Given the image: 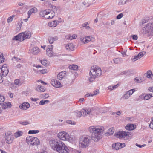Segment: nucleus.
<instances>
[{"label": "nucleus", "instance_id": "20", "mask_svg": "<svg viewBox=\"0 0 153 153\" xmlns=\"http://www.w3.org/2000/svg\"><path fill=\"white\" fill-rule=\"evenodd\" d=\"M65 47L66 49L69 51H73L74 50V46L72 43L67 44Z\"/></svg>", "mask_w": 153, "mask_h": 153}, {"label": "nucleus", "instance_id": "29", "mask_svg": "<svg viewBox=\"0 0 153 153\" xmlns=\"http://www.w3.org/2000/svg\"><path fill=\"white\" fill-rule=\"evenodd\" d=\"M40 62L42 65L46 66H48L49 65L48 62L47 60H41Z\"/></svg>", "mask_w": 153, "mask_h": 153}, {"label": "nucleus", "instance_id": "30", "mask_svg": "<svg viewBox=\"0 0 153 153\" xmlns=\"http://www.w3.org/2000/svg\"><path fill=\"white\" fill-rule=\"evenodd\" d=\"M146 74L147 77L149 78H151V76H153L152 71L150 70L148 71L147 72Z\"/></svg>", "mask_w": 153, "mask_h": 153}, {"label": "nucleus", "instance_id": "27", "mask_svg": "<svg viewBox=\"0 0 153 153\" xmlns=\"http://www.w3.org/2000/svg\"><path fill=\"white\" fill-rule=\"evenodd\" d=\"M50 102V101L48 100H41L39 103V104L41 105H44L45 104H48Z\"/></svg>", "mask_w": 153, "mask_h": 153}, {"label": "nucleus", "instance_id": "46", "mask_svg": "<svg viewBox=\"0 0 153 153\" xmlns=\"http://www.w3.org/2000/svg\"><path fill=\"white\" fill-rule=\"evenodd\" d=\"M140 58V57L138 56V55H137V56H135L134 58H132V60H133L134 61H135Z\"/></svg>", "mask_w": 153, "mask_h": 153}, {"label": "nucleus", "instance_id": "48", "mask_svg": "<svg viewBox=\"0 0 153 153\" xmlns=\"http://www.w3.org/2000/svg\"><path fill=\"white\" fill-rule=\"evenodd\" d=\"M149 94H146L144 97V99L145 100H148L150 98L149 96Z\"/></svg>", "mask_w": 153, "mask_h": 153}, {"label": "nucleus", "instance_id": "14", "mask_svg": "<svg viewBox=\"0 0 153 153\" xmlns=\"http://www.w3.org/2000/svg\"><path fill=\"white\" fill-rule=\"evenodd\" d=\"M51 83L52 85L56 88H59L61 87V83L57 80L53 79L51 80Z\"/></svg>", "mask_w": 153, "mask_h": 153}, {"label": "nucleus", "instance_id": "15", "mask_svg": "<svg viewBox=\"0 0 153 153\" xmlns=\"http://www.w3.org/2000/svg\"><path fill=\"white\" fill-rule=\"evenodd\" d=\"M30 104L28 102H24L20 105L19 106V108L23 110H26L30 107Z\"/></svg>", "mask_w": 153, "mask_h": 153}, {"label": "nucleus", "instance_id": "5", "mask_svg": "<svg viewBox=\"0 0 153 153\" xmlns=\"http://www.w3.org/2000/svg\"><path fill=\"white\" fill-rule=\"evenodd\" d=\"M31 33L29 31H25L19 33L15 36L13 38V40L23 41L26 39H28L31 37Z\"/></svg>", "mask_w": 153, "mask_h": 153}, {"label": "nucleus", "instance_id": "35", "mask_svg": "<svg viewBox=\"0 0 153 153\" xmlns=\"http://www.w3.org/2000/svg\"><path fill=\"white\" fill-rule=\"evenodd\" d=\"M39 130H30L29 131L28 134H36L39 133Z\"/></svg>", "mask_w": 153, "mask_h": 153}, {"label": "nucleus", "instance_id": "58", "mask_svg": "<svg viewBox=\"0 0 153 153\" xmlns=\"http://www.w3.org/2000/svg\"><path fill=\"white\" fill-rule=\"evenodd\" d=\"M35 10H36V9H35V8H32L30 10V12H31L32 13H35Z\"/></svg>", "mask_w": 153, "mask_h": 153}, {"label": "nucleus", "instance_id": "43", "mask_svg": "<svg viewBox=\"0 0 153 153\" xmlns=\"http://www.w3.org/2000/svg\"><path fill=\"white\" fill-rule=\"evenodd\" d=\"M66 123L68 124H70L73 125H75L76 124V122H75L74 121L73 122L72 121L70 120H67L66 121Z\"/></svg>", "mask_w": 153, "mask_h": 153}, {"label": "nucleus", "instance_id": "7", "mask_svg": "<svg viewBox=\"0 0 153 153\" xmlns=\"http://www.w3.org/2000/svg\"><path fill=\"white\" fill-rule=\"evenodd\" d=\"M26 141L29 145L36 146L40 143L39 140L36 137L33 136H29L27 137Z\"/></svg>", "mask_w": 153, "mask_h": 153}, {"label": "nucleus", "instance_id": "37", "mask_svg": "<svg viewBox=\"0 0 153 153\" xmlns=\"http://www.w3.org/2000/svg\"><path fill=\"white\" fill-rule=\"evenodd\" d=\"M146 53V52L145 51H143L140 52L138 54V56L140 58L142 57Z\"/></svg>", "mask_w": 153, "mask_h": 153}, {"label": "nucleus", "instance_id": "62", "mask_svg": "<svg viewBox=\"0 0 153 153\" xmlns=\"http://www.w3.org/2000/svg\"><path fill=\"white\" fill-rule=\"evenodd\" d=\"M30 99L31 101H36L38 100L37 98H31Z\"/></svg>", "mask_w": 153, "mask_h": 153}, {"label": "nucleus", "instance_id": "57", "mask_svg": "<svg viewBox=\"0 0 153 153\" xmlns=\"http://www.w3.org/2000/svg\"><path fill=\"white\" fill-rule=\"evenodd\" d=\"M67 38L68 39L72 40L73 39V37L71 35H69L67 37Z\"/></svg>", "mask_w": 153, "mask_h": 153}, {"label": "nucleus", "instance_id": "10", "mask_svg": "<svg viewBox=\"0 0 153 153\" xmlns=\"http://www.w3.org/2000/svg\"><path fill=\"white\" fill-rule=\"evenodd\" d=\"M130 134L129 132H125L123 131H119L118 132L115 133L114 135L116 137L119 138H123L128 137H129Z\"/></svg>", "mask_w": 153, "mask_h": 153}, {"label": "nucleus", "instance_id": "22", "mask_svg": "<svg viewBox=\"0 0 153 153\" xmlns=\"http://www.w3.org/2000/svg\"><path fill=\"white\" fill-rule=\"evenodd\" d=\"M125 128L127 130H132L135 128L134 125L133 124H128L125 127Z\"/></svg>", "mask_w": 153, "mask_h": 153}, {"label": "nucleus", "instance_id": "60", "mask_svg": "<svg viewBox=\"0 0 153 153\" xmlns=\"http://www.w3.org/2000/svg\"><path fill=\"white\" fill-rule=\"evenodd\" d=\"M12 60H15L17 61H18L19 60H20V59H19L18 58L14 56L12 58Z\"/></svg>", "mask_w": 153, "mask_h": 153}, {"label": "nucleus", "instance_id": "9", "mask_svg": "<svg viewBox=\"0 0 153 153\" xmlns=\"http://www.w3.org/2000/svg\"><path fill=\"white\" fill-rule=\"evenodd\" d=\"M58 137L60 139L64 141H69L70 138L69 134L64 131L59 132L58 134Z\"/></svg>", "mask_w": 153, "mask_h": 153}, {"label": "nucleus", "instance_id": "33", "mask_svg": "<svg viewBox=\"0 0 153 153\" xmlns=\"http://www.w3.org/2000/svg\"><path fill=\"white\" fill-rule=\"evenodd\" d=\"M75 113L77 114L76 115L77 116L79 117H80L81 116H82V110L80 111L76 110L75 111Z\"/></svg>", "mask_w": 153, "mask_h": 153}, {"label": "nucleus", "instance_id": "2", "mask_svg": "<svg viewBox=\"0 0 153 153\" xmlns=\"http://www.w3.org/2000/svg\"><path fill=\"white\" fill-rule=\"evenodd\" d=\"M103 126H92L89 128V131L91 133V139L95 142H97L102 138V134L104 131Z\"/></svg>", "mask_w": 153, "mask_h": 153}, {"label": "nucleus", "instance_id": "28", "mask_svg": "<svg viewBox=\"0 0 153 153\" xmlns=\"http://www.w3.org/2000/svg\"><path fill=\"white\" fill-rule=\"evenodd\" d=\"M114 129L113 128H111L108 129V131L107 133H106V134L107 135L108 134L110 135H112L114 133Z\"/></svg>", "mask_w": 153, "mask_h": 153}, {"label": "nucleus", "instance_id": "6", "mask_svg": "<svg viewBox=\"0 0 153 153\" xmlns=\"http://www.w3.org/2000/svg\"><path fill=\"white\" fill-rule=\"evenodd\" d=\"M40 15L48 19L53 18L55 15V12L52 9H47L41 11L39 13Z\"/></svg>", "mask_w": 153, "mask_h": 153}, {"label": "nucleus", "instance_id": "8", "mask_svg": "<svg viewBox=\"0 0 153 153\" xmlns=\"http://www.w3.org/2000/svg\"><path fill=\"white\" fill-rule=\"evenodd\" d=\"M142 33L144 34L149 33H153V23H149L147 24L143 28Z\"/></svg>", "mask_w": 153, "mask_h": 153}, {"label": "nucleus", "instance_id": "21", "mask_svg": "<svg viewBox=\"0 0 153 153\" xmlns=\"http://www.w3.org/2000/svg\"><path fill=\"white\" fill-rule=\"evenodd\" d=\"M30 51L33 54L37 55L39 52V50L38 47H34L31 49Z\"/></svg>", "mask_w": 153, "mask_h": 153}, {"label": "nucleus", "instance_id": "38", "mask_svg": "<svg viewBox=\"0 0 153 153\" xmlns=\"http://www.w3.org/2000/svg\"><path fill=\"white\" fill-rule=\"evenodd\" d=\"M14 84L19 86L21 85L22 83L20 82L19 79H16L15 80Z\"/></svg>", "mask_w": 153, "mask_h": 153}, {"label": "nucleus", "instance_id": "41", "mask_svg": "<svg viewBox=\"0 0 153 153\" xmlns=\"http://www.w3.org/2000/svg\"><path fill=\"white\" fill-rule=\"evenodd\" d=\"M19 123L24 125H26L29 124V122L27 121H25L23 122H19Z\"/></svg>", "mask_w": 153, "mask_h": 153}, {"label": "nucleus", "instance_id": "25", "mask_svg": "<svg viewBox=\"0 0 153 153\" xmlns=\"http://www.w3.org/2000/svg\"><path fill=\"white\" fill-rule=\"evenodd\" d=\"M69 68L70 69L73 70H77L78 68V67L77 65L73 64L69 65Z\"/></svg>", "mask_w": 153, "mask_h": 153}, {"label": "nucleus", "instance_id": "47", "mask_svg": "<svg viewBox=\"0 0 153 153\" xmlns=\"http://www.w3.org/2000/svg\"><path fill=\"white\" fill-rule=\"evenodd\" d=\"M99 93V90H97H97H96L94 92H93V93H91V94H92V96H94V95H96L98 93Z\"/></svg>", "mask_w": 153, "mask_h": 153}, {"label": "nucleus", "instance_id": "50", "mask_svg": "<svg viewBox=\"0 0 153 153\" xmlns=\"http://www.w3.org/2000/svg\"><path fill=\"white\" fill-rule=\"evenodd\" d=\"M49 42L50 44H52L54 42V41L52 39V36L49 37L48 39Z\"/></svg>", "mask_w": 153, "mask_h": 153}, {"label": "nucleus", "instance_id": "54", "mask_svg": "<svg viewBox=\"0 0 153 153\" xmlns=\"http://www.w3.org/2000/svg\"><path fill=\"white\" fill-rule=\"evenodd\" d=\"M87 25H88V23H86V24L84 23V24H82V25L83 27H86L87 28L89 29V28H90V27H89V26H87Z\"/></svg>", "mask_w": 153, "mask_h": 153}, {"label": "nucleus", "instance_id": "56", "mask_svg": "<svg viewBox=\"0 0 153 153\" xmlns=\"http://www.w3.org/2000/svg\"><path fill=\"white\" fill-rule=\"evenodd\" d=\"M52 39H53V41H55L57 40L58 39V37L57 36H55L54 37H52Z\"/></svg>", "mask_w": 153, "mask_h": 153}, {"label": "nucleus", "instance_id": "32", "mask_svg": "<svg viewBox=\"0 0 153 153\" xmlns=\"http://www.w3.org/2000/svg\"><path fill=\"white\" fill-rule=\"evenodd\" d=\"M130 95L128 93L127 91H126L125 94L123 95V97L125 99H128L130 96Z\"/></svg>", "mask_w": 153, "mask_h": 153}, {"label": "nucleus", "instance_id": "59", "mask_svg": "<svg viewBox=\"0 0 153 153\" xmlns=\"http://www.w3.org/2000/svg\"><path fill=\"white\" fill-rule=\"evenodd\" d=\"M52 8L53 9V10L54 11V12L57 10V8L56 6H52Z\"/></svg>", "mask_w": 153, "mask_h": 153}, {"label": "nucleus", "instance_id": "40", "mask_svg": "<svg viewBox=\"0 0 153 153\" xmlns=\"http://www.w3.org/2000/svg\"><path fill=\"white\" fill-rule=\"evenodd\" d=\"M135 91V89H131L128 91H127L128 93L130 95H131Z\"/></svg>", "mask_w": 153, "mask_h": 153}, {"label": "nucleus", "instance_id": "18", "mask_svg": "<svg viewBox=\"0 0 153 153\" xmlns=\"http://www.w3.org/2000/svg\"><path fill=\"white\" fill-rule=\"evenodd\" d=\"M121 145L122 143H117L112 144V148L113 149L118 150L122 148V146H121Z\"/></svg>", "mask_w": 153, "mask_h": 153}, {"label": "nucleus", "instance_id": "1", "mask_svg": "<svg viewBox=\"0 0 153 153\" xmlns=\"http://www.w3.org/2000/svg\"><path fill=\"white\" fill-rule=\"evenodd\" d=\"M49 143L52 149L59 153H69V149L61 141L57 139L51 140Z\"/></svg>", "mask_w": 153, "mask_h": 153}, {"label": "nucleus", "instance_id": "52", "mask_svg": "<svg viewBox=\"0 0 153 153\" xmlns=\"http://www.w3.org/2000/svg\"><path fill=\"white\" fill-rule=\"evenodd\" d=\"M13 20V18L11 16H10L8 18L7 20V21L8 22H10L11 21H12Z\"/></svg>", "mask_w": 153, "mask_h": 153}, {"label": "nucleus", "instance_id": "61", "mask_svg": "<svg viewBox=\"0 0 153 153\" xmlns=\"http://www.w3.org/2000/svg\"><path fill=\"white\" fill-rule=\"evenodd\" d=\"M148 89L151 92H153V87H149Z\"/></svg>", "mask_w": 153, "mask_h": 153}, {"label": "nucleus", "instance_id": "19", "mask_svg": "<svg viewBox=\"0 0 153 153\" xmlns=\"http://www.w3.org/2000/svg\"><path fill=\"white\" fill-rule=\"evenodd\" d=\"M89 38V37L88 36H81L80 37V41H82L84 43H87L90 41Z\"/></svg>", "mask_w": 153, "mask_h": 153}, {"label": "nucleus", "instance_id": "64", "mask_svg": "<svg viewBox=\"0 0 153 153\" xmlns=\"http://www.w3.org/2000/svg\"><path fill=\"white\" fill-rule=\"evenodd\" d=\"M92 96V94H91V93L90 94H86L85 95V97H88L89 96Z\"/></svg>", "mask_w": 153, "mask_h": 153}, {"label": "nucleus", "instance_id": "36", "mask_svg": "<svg viewBox=\"0 0 153 153\" xmlns=\"http://www.w3.org/2000/svg\"><path fill=\"white\" fill-rule=\"evenodd\" d=\"M4 97L0 95V105L2 104L4 101Z\"/></svg>", "mask_w": 153, "mask_h": 153}, {"label": "nucleus", "instance_id": "31", "mask_svg": "<svg viewBox=\"0 0 153 153\" xmlns=\"http://www.w3.org/2000/svg\"><path fill=\"white\" fill-rule=\"evenodd\" d=\"M49 96V94H43L40 95V97L42 99L47 98Z\"/></svg>", "mask_w": 153, "mask_h": 153}, {"label": "nucleus", "instance_id": "55", "mask_svg": "<svg viewBox=\"0 0 153 153\" xmlns=\"http://www.w3.org/2000/svg\"><path fill=\"white\" fill-rule=\"evenodd\" d=\"M136 145L137 146L140 148H142V147H144L145 146H146V144H144V145H139V144H136Z\"/></svg>", "mask_w": 153, "mask_h": 153}, {"label": "nucleus", "instance_id": "51", "mask_svg": "<svg viewBox=\"0 0 153 153\" xmlns=\"http://www.w3.org/2000/svg\"><path fill=\"white\" fill-rule=\"evenodd\" d=\"M149 127L153 129V117L152 121L150 123Z\"/></svg>", "mask_w": 153, "mask_h": 153}, {"label": "nucleus", "instance_id": "3", "mask_svg": "<svg viewBox=\"0 0 153 153\" xmlns=\"http://www.w3.org/2000/svg\"><path fill=\"white\" fill-rule=\"evenodd\" d=\"M102 71L101 68L97 66H93L89 73L90 77L89 78V81L92 82L97 77L100 76L102 74Z\"/></svg>", "mask_w": 153, "mask_h": 153}, {"label": "nucleus", "instance_id": "17", "mask_svg": "<svg viewBox=\"0 0 153 153\" xmlns=\"http://www.w3.org/2000/svg\"><path fill=\"white\" fill-rule=\"evenodd\" d=\"M66 71H65L60 72L57 75V78L61 80L65 77Z\"/></svg>", "mask_w": 153, "mask_h": 153}, {"label": "nucleus", "instance_id": "44", "mask_svg": "<svg viewBox=\"0 0 153 153\" xmlns=\"http://www.w3.org/2000/svg\"><path fill=\"white\" fill-rule=\"evenodd\" d=\"M114 62L116 64H119L120 62V59L118 58H115L114 59Z\"/></svg>", "mask_w": 153, "mask_h": 153}, {"label": "nucleus", "instance_id": "4", "mask_svg": "<svg viewBox=\"0 0 153 153\" xmlns=\"http://www.w3.org/2000/svg\"><path fill=\"white\" fill-rule=\"evenodd\" d=\"M91 141L90 136L88 135L81 136L79 140V147L83 149L89 146Z\"/></svg>", "mask_w": 153, "mask_h": 153}, {"label": "nucleus", "instance_id": "12", "mask_svg": "<svg viewBox=\"0 0 153 153\" xmlns=\"http://www.w3.org/2000/svg\"><path fill=\"white\" fill-rule=\"evenodd\" d=\"M53 49V45H48L47 48L46 54L49 57H52L54 55V53L52 51Z\"/></svg>", "mask_w": 153, "mask_h": 153}, {"label": "nucleus", "instance_id": "45", "mask_svg": "<svg viewBox=\"0 0 153 153\" xmlns=\"http://www.w3.org/2000/svg\"><path fill=\"white\" fill-rule=\"evenodd\" d=\"M131 37H132L133 40H136L138 39V36L136 35H131Z\"/></svg>", "mask_w": 153, "mask_h": 153}, {"label": "nucleus", "instance_id": "13", "mask_svg": "<svg viewBox=\"0 0 153 153\" xmlns=\"http://www.w3.org/2000/svg\"><path fill=\"white\" fill-rule=\"evenodd\" d=\"M93 108H83L82 110V116H86L88 115H90V114L93 111Z\"/></svg>", "mask_w": 153, "mask_h": 153}, {"label": "nucleus", "instance_id": "34", "mask_svg": "<svg viewBox=\"0 0 153 153\" xmlns=\"http://www.w3.org/2000/svg\"><path fill=\"white\" fill-rule=\"evenodd\" d=\"M22 131H18L15 133L14 134V136L16 137H18L21 136L22 135Z\"/></svg>", "mask_w": 153, "mask_h": 153}, {"label": "nucleus", "instance_id": "23", "mask_svg": "<svg viewBox=\"0 0 153 153\" xmlns=\"http://www.w3.org/2000/svg\"><path fill=\"white\" fill-rule=\"evenodd\" d=\"M11 104L9 102H4L2 105V108L4 109H5L7 108H9L11 107Z\"/></svg>", "mask_w": 153, "mask_h": 153}, {"label": "nucleus", "instance_id": "63", "mask_svg": "<svg viewBox=\"0 0 153 153\" xmlns=\"http://www.w3.org/2000/svg\"><path fill=\"white\" fill-rule=\"evenodd\" d=\"M110 22L109 21H107L105 23L104 25H110Z\"/></svg>", "mask_w": 153, "mask_h": 153}, {"label": "nucleus", "instance_id": "24", "mask_svg": "<svg viewBox=\"0 0 153 153\" xmlns=\"http://www.w3.org/2000/svg\"><path fill=\"white\" fill-rule=\"evenodd\" d=\"M37 91H38L43 92L45 91V88L43 86L38 85L36 88Z\"/></svg>", "mask_w": 153, "mask_h": 153}, {"label": "nucleus", "instance_id": "53", "mask_svg": "<svg viewBox=\"0 0 153 153\" xmlns=\"http://www.w3.org/2000/svg\"><path fill=\"white\" fill-rule=\"evenodd\" d=\"M89 37V39L90 40V41L93 42L94 41V38L93 37H92L91 36H88Z\"/></svg>", "mask_w": 153, "mask_h": 153}, {"label": "nucleus", "instance_id": "26", "mask_svg": "<svg viewBox=\"0 0 153 153\" xmlns=\"http://www.w3.org/2000/svg\"><path fill=\"white\" fill-rule=\"evenodd\" d=\"M58 22L57 21L54 20L51 22L50 24H49V26L52 27H55L57 25Z\"/></svg>", "mask_w": 153, "mask_h": 153}, {"label": "nucleus", "instance_id": "16", "mask_svg": "<svg viewBox=\"0 0 153 153\" xmlns=\"http://www.w3.org/2000/svg\"><path fill=\"white\" fill-rule=\"evenodd\" d=\"M9 72L7 68L4 66L2 67L1 68V73L4 76L7 75Z\"/></svg>", "mask_w": 153, "mask_h": 153}, {"label": "nucleus", "instance_id": "42", "mask_svg": "<svg viewBox=\"0 0 153 153\" xmlns=\"http://www.w3.org/2000/svg\"><path fill=\"white\" fill-rule=\"evenodd\" d=\"M134 81L137 83H140L142 82L141 79L138 77H136L134 79Z\"/></svg>", "mask_w": 153, "mask_h": 153}, {"label": "nucleus", "instance_id": "49", "mask_svg": "<svg viewBox=\"0 0 153 153\" xmlns=\"http://www.w3.org/2000/svg\"><path fill=\"white\" fill-rule=\"evenodd\" d=\"M123 16V14L122 13H121L118 14L116 17L117 19H121Z\"/></svg>", "mask_w": 153, "mask_h": 153}, {"label": "nucleus", "instance_id": "39", "mask_svg": "<svg viewBox=\"0 0 153 153\" xmlns=\"http://www.w3.org/2000/svg\"><path fill=\"white\" fill-rule=\"evenodd\" d=\"M4 60V58L3 54L1 53L0 55V63L3 62Z\"/></svg>", "mask_w": 153, "mask_h": 153}, {"label": "nucleus", "instance_id": "11", "mask_svg": "<svg viewBox=\"0 0 153 153\" xmlns=\"http://www.w3.org/2000/svg\"><path fill=\"white\" fill-rule=\"evenodd\" d=\"M5 140L6 142L8 144L12 143L14 139L13 136L10 132H7L5 134Z\"/></svg>", "mask_w": 153, "mask_h": 153}]
</instances>
